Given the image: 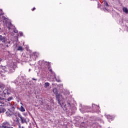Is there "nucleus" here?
<instances>
[{"mask_svg": "<svg viewBox=\"0 0 128 128\" xmlns=\"http://www.w3.org/2000/svg\"><path fill=\"white\" fill-rule=\"evenodd\" d=\"M44 64H46V65L48 64V66H50V64L48 62H46L44 63Z\"/></svg>", "mask_w": 128, "mask_h": 128, "instance_id": "obj_27", "label": "nucleus"}, {"mask_svg": "<svg viewBox=\"0 0 128 128\" xmlns=\"http://www.w3.org/2000/svg\"><path fill=\"white\" fill-rule=\"evenodd\" d=\"M10 42H8V44H10Z\"/></svg>", "mask_w": 128, "mask_h": 128, "instance_id": "obj_41", "label": "nucleus"}, {"mask_svg": "<svg viewBox=\"0 0 128 128\" xmlns=\"http://www.w3.org/2000/svg\"><path fill=\"white\" fill-rule=\"evenodd\" d=\"M122 10L124 12H125V14H128V8H126V7H124L122 8Z\"/></svg>", "mask_w": 128, "mask_h": 128, "instance_id": "obj_15", "label": "nucleus"}, {"mask_svg": "<svg viewBox=\"0 0 128 128\" xmlns=\"http://www.w3.org/2000/svg\"><path fill=\"white\" fill-rule=\"evenodd\" d=\"M30 70H30V69H29V72H30Z\"/></svg>", "mask_w": 128, "mask_h": 128, "instance_id": "obj_35", "label": "nucleus"}, {"mask_svg": "<svg viewBox=\"0 0 128 128\" xmlns=\"http://www.w3.org/2000/svg\"><path fill=\"white\" fill-rule=\"evenodd\" d=\"M6 26L7 28H8V29L10 30V32H18V30L12 26V22H8V24H6Z\"/></svg>", "mask_w": 128, "mask_h": 128, "instance_id": "obj_1", "label": "nucleus"}, {"mask_svg": "<svg viewBox=\"0 0 128 128\" xmlns=\"http://www.w3.org/2000/svg\"><path fill=\"white\" fill-rule=\"evenodd\" d=\"M4 34H6V33H4Z\"/></svg>", "mask_w": 128, "mask_h": 128, "instance_id": "obj_40", "label": "nucleus"}, {"mask_svg": "<svg viewBox=\"0 0 128 128\" xmlns=\"http://www.w3.org/2000/svg\"><path fill=\"white\" fill-rule=\"evenodd\" d=\"M48 70H49V72H52V68H48Z\"/></svg>", "mask_w": 128, "mask_h": 128, "instance_id": "obj_28", "label": "nucleus"}, {"mask_svg": "<svg viewBox=\"0 0 128 128\" xmlns=\"http://www.w3.org/2000/svg\"><path fill=\"white\" fill-rule=\"evenodd\" d=\"M49 86H50V83L45 82L44 88H48Z\"/></svg>", "mask_w": 128, "mask_h": 128, "instance_id": "obj_20", "label": "nucleus"}, {"mask_svg": "<svg viewBox=\"0 0 128 128\" xmlns=\"http://www.w3.org/2000/svg\"><path fill=\"white\" fill-rule=\"evenodd\" d=\"M57 80V82H60V80Z\"/></svg>", "mask_w": 128, "mask_h": 128, "instance_id": "obj_36", "label": "nucleus"}, {"mask_svg": "<svg viewBox=\"0 0 128 128\" xmlns=\"http://www.w3.org/2000/svg\"><path fill=\"white\" fill-rule=\"evenodd\" d=\"M17 50H20V52H22L24 50V48H22V46H16Z\"/></svg>", "mask_w": 128, "mask_h": 128, "instance_id": "obj_10", "label": "nucleus"}, {"mask_svg": "<svg viewBox=\"0 0 128 128\" xmlns=\"http://www.w3.org/2000/svg\"><path fill=\"white\" fill-rule=\"evenodd\" d=\"M0 68L1 70H4V72H8V69L6 68V67L5 66H2L0 65Z\"/></svg>", "mask_w": 128, "mask_h": 128, "instance_id": "obj_11", "label": "nucleus"}, {"mask_svg": "<svg viewBox=\"0 0 128 128\" xmlns=\"http://www.w3.org/2000/svg\"><path fill=\"white\" fill-rule=\"evenodd\" d=\"M18 114H20L19 112H16L14 113V115L15 116H18Z\"/></svg>", "mask_w": 128, "mask_h": 128, "instance_id": "obj_23", "label": "nucleus"}, {"mask_svg": "<svg viewBox=\"0 0 128 128\" xmlns=\"http://www.w3.org/2000/svg\"><path fill=\"white\" fill-rule=\"evenodd\" d=\"M20 104H22L20 103Z\"/></svg>", "mask_w": 128, "mask_h": 128, "instance_id": "obj_39", "label": "nucleus"}, {"mask_svg": "<svg viewBox=\"0 0 128 128\" xmlns=\"http://www.w3.org/2000/svg\"><path fill=\"white\" fill-rule=\"evenodd\" d=\"M34 10H36V8H34L33 9H32V10L34 11Z\"/></svg>", "mask_w": 128, "mask_h": 128, "instance_id": "obj_30", "label": "nucleus"}, {"mask_svg": "<svg viewBox=\"0 0 128 128\" xmlns=\"http://www.w3.org/2000/svg\"><path fill=\"white\" fill-rule=\"evenodd\" d=\"M56 100H58V104H59L60 106L62 108L64 106V104H62L60 103V98H62V95L60 94H58L57 95H56Z\"/></svg>", "mask_w": 128, "mask_h": 128, "instance_id": "obj_3", "label": "nucleus"}, {"mask_svg": "<svg viewBox=\"0 0 128 128\" xmlns=\"http://www.w3.org/2000/svg\"><path fill=\"white\" fill-rule=\"evenodd\" d=\"M14 128V127H12V126H10V128Z\"/></svg>", "mask_w": 128, "mask_h": 128, "instance_id": "obj_33", "label": "nucleus"}, {"mask_svg": "<svg viewBox=\"0 0 128 128\" xmlns=\"http://www.w3.org/2000/svg\"><path fill=\"white\" fill-rule=\"evenodd\" d=\"M2 10L0 9V16H2Z\"/></svg>", "mask_w": 128, "mask_h": 128, "instance_id": "obj_26", "label": "nucleus"}, {"mask_svg": "<svg viewBox=\"0 0 128 128\" xmlns=\"http://www.w3.org/2000/svg\"><path fill=\"white\" fill-rule=\"evenodd\" d=\"M92 106H95V108H96V110H100V106H96L95 104H92Z\"/></svg>", "mask_w": 128, "mask_h": 128, "instance_id": "obj_22", "label": "nucleus"}, {"mask_svg": "<svg viewBox=\"0 0 128 128\" xmlns=\"http://www.w3.org/2000/svg\"><path fill=\"white\" fill-rule=\"evenodd\" d=\"M22 128H24V126H22Z\"/></svg>", "mask_w": 128, "mask_h": 128, "instance_id": "obj_38", "label": "nucleus"}, {"mask_svg": "<svg viewBox=\"0 0 128 128\" xmlns=\"http://www.w3.org/2000/svg\"><path fill=\"white\" fill-rule=\"evenodd\" d=\"M62 104H63V106L62 107L63 108H70V104L68 102L67 104H66L64 103H62Z\"/></svg>", "mask_w": 128, "mask_h": 128, "instance_id": "obj_6", "label": "nucleus"}, {"mask_svg": "<svg viewBox=\"0 0 128 128\" xmlns=\"http://www.w3.org/2000/svg\"><path fill=\"white\" fill-rule=\"evenodd\" d=\"M10 126V123L6 121H5L2 124V128H8Z\"/></svg>", "mask_w": 128, "mask_h": 128, "instance_id": "obj_4", "label": "nucleus"}, {"mask_svg": "<svg viewBox=\"0 0 128 128\" xmlns=\"http://www.w3.org/2000/svg\"><path fill=\"white\" fill-rule=\"evenodd\" d=\"M53 92L54 95L56 96L57 94H58V89L56 88H54L53 89Z\"/></svg>", "mask_w": 128, "mask_h": 128, "instance_id": "obj_12", "label": "nucleus"}, {"mask_svg": "<svg viewBox=\"0 0 128 128\" xmlns=\"http://www.w3.org/2000/svg\"><path fill=\"white\" fill-rule=\"evenodd\" d=\"M14 72V67H10L9 68V72L12 74Z\"/></svg>", "mask_w": 128, "mask_h": 128, "instance_id": "obj_13", "label": "nucleus"}, {"mask_svg": "<svg viewBox=\"0 0 128 128\" xmlns=\"http://www.w3.org/2000/svg\"><path fill=\"white\" fill-rule=\"evenodd\" d=\"M0 62H2V58H0Z\"/></svg>", "mask_w": 128, "mask_h": 128, "instance_id": "obj_34", "label": "nucleus"}, {"mask_svg": "<svg viewBox=\"0 0 128 128\" xmlns=\"http://www.w3.org/2000/svg\"><path fill=\"white\" fill-rule=\"evenodd\" d=\"M4 98H6V93H4V96L0 94V100H4Z\"/></svg>", "mask_w": 128, "mask_h": 128, "instance_id": "obj_18", "label": "nucleus"}, {"mask_svg": "<svg viewBox=\"0 0 128 128\" xmlns=\"http://www.w3.org/2000/svg\"><path fill=\"white\" fill-rule=\"evenodd\" d=\"M18 118H20L22 124H24V123L26 122V118L22 117V116L21 114H18Z\"/></svg>", "mask_w": 128, "mask_h": 128, "instance_id": "obj_5", "label": "nucleus"}, {"mask_svg": "<svg viewBox=\"0 0 128 128\" xmlns=\"http://www.w3.org/2000/svg\"><path fill=\"white\" fill-rule=\"evenodd\" d=\"M1 20H3L4 22H6V20H8V19L2 16L1 18Z\"/></svg>", "mask_w": 128, "mask_h": 128, "instance_id": "obj_16", "label": "nucleus"}, {"mask_svg": "<svg viewBox=\"0 0 128 128\" xmlns=\"http://www.w3.org/2000/svg\"><path fill=\"white\" fill-rule=\"evenodd\" d=\"M19 128H20V125L19 126Z\"/></svg>", "mask_w": 128, "mask_h": 128, "instance_id": "obj_37", "label": "nucleus"}, {"mask_svg": "<svg viewBox=\"0 0 128 128\" xmlns=\"http://www.w3.org/2000/svg\"><path fill=\"white\" fill-rule=\"evenodd\" d=\"M32 80H38V79H36V78H32Z\"/></svg>", "mask_w": 128, "mask_h": 128, "instance_id": "obj_29", "label": "nucleus"}, {"mask_svg": "<svg viewBox=\"0 0 128 128\" xmlns=\"http://www.w3.org/2000/svg\"><path fill=\"white\" fill-rule=\"evenodd\" d=\"M20 112H26V109H24V108L22 106H20V107L18 108Z\"/></svg>", "mask_w": 128, "mask_h": 128, "instance_id": "obj_14", "label": "nucleus"}, {"mask_svg": "<svg viewBox=\"0 0 128 128\" xmlns=\"http://www.w3.org/2000/svg\"><path fill=\"white\" fill-rule=\"evenodd\" d=\"M88 122H86V123L82 122L81 123V126H82V128H88Z\"/></svg>", "mask_w": 128, "mask_h": 128, "instance_id": "obj_9", "label": "nucleus"}, {"mask_svg": "<svg viewBox=\"0 0 128 128\" xmlns=\"http://www.w3.org/2000/svg\"><path fill=\"white\" fill-rule=\"evenodd\" d=\"M22 36V33H17V37Z\"/></svg>", "mask_w": 128, "mask_h": 128, "instance_id": "obj_21", "label": "nucleus"}, {"mask_svg": "<svg viewBox=\"0 0 128 128\" xmlns=\"http://www.w3.org/2000/svg\"><path fill=\"white\" fill-rule=\"evenodd\" d=\"M7 94H8V96H10V94L8 93V92Z\"/></svg>", "mask_w": 128, "mask_h": 128, "instance_id": "obj_32", "label": "nucleus"}, {"mask_svg": "<svg viewBox=\"0 0 128 128\" xmlns=\"http://www.w3.org/2000/svg\"><path fill=\"white\" fill-rule=\"evenodd\" d=\"M6 112V109L4 108H2L0 109V114H4Z\"/></svg>", "mask_w": 128, "mask_h": 128, "instance_id": "obj_17", "label": "nucleus"}, {"mask_svg": "<svg viewBox=\"0 0 128 128\" xmlns=\"http://www.w3.org/2000/svg\"><path fill=\"white\" fill-rule=\"evenodd\" d=\"M107 118L108 120H112V116L108 115L107 116Z\"/></svg>", "mask_w": 128, "mask_h": 128, "instance_id": "obj_25", "label": "nucleus"}, {"mask_svg": "<svg viewBox=\"0 0 128 128\" xmlns=\"http://www.w3.org/2000/svg\"><path fill=\"white\" fill-rule=\"evenodd\" d=\"M104 8L106 10H108V8L110 6V5H108V2H106L105 1L104 2Z\"/></svg>", "mask_w": 128, "mask_h": 128, "instance_id": "obj_8", "label": "nucleus"}, {"mask_svg": "<svg viewBox=\"0 0 128 128\" xmlns=\"http://www.w3.org/2000/svg\"><path fill=\"white\" fill-rule=\"evenodd\" d=\"M6 48H8V44H6Z\"/></svg>", "mask_w": 128, "mask_h": 128, "instance_id": "obj_31", "label": "nucleus"}, {"mask_svg": "<svg viewBox=\"0 0 128 128\" xmlns=\"http://www.w3.org/2000/svg\"><path fill=\"white\" fill-rule=\"evenodd\" d=\"M12 110L11 109H8V110L6 112V116H9V118H10V116H14V108L12 107Z\"/></svg>", "mask_w": 128, "mask_h": 128, "instance_id": "obj_2", "label": "nucleus"}, {"mask_svg": "<svg viewBox=\"0 0 128 128\" xmlns=\"http://www.w3.org/2000/svg\"><path fill=\"white\" fill-rule=\"evenodd\" d=\"M0 42H2L3 43L6 42V38L4 36H2L0 35Z\"/></svg>", "mask_w": 128, "mask_h": 128, "instance_id": "obj_7", "label": "nucleus"}, {"mask_svg": "<svg viewBox=\"0 0 128 128\" xmlns=\"http://www.w3.org/2000/svg\"><path fill=\"white\" fill-rule=\"evenodd\" d=\"M5 86L4 84H0V88H1L2 90H4V88H5Z\"/></svg>", "mask_w": 128, "mask_h": 128, "instance_id": "obj_19", "label": "nucleus"}, {"mask_svg": "<svg viewBox=\"0 0 128 128\" xmlns=\"http://www.w3.org/2000/svg\"><path fill=\"white\" fill-rule=\"evenodd\" d=\"M12 98H14L13 97H10L9 98H8L7 100L8 102H10V100H12Z\"/></svg>", "mask_w": 128, "mask_h": 128, "instance_id": "obj_24", "label": "nucleus"}]
</instances>
